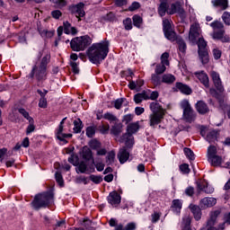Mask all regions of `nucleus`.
I'll return each mask as SVG.
<instances>
[{
	"label": "nucleus",
	"instance_id": "obj_55",
	"mask_svg": "<svg viewBox=\"0 0 230 230\" xmlns=\"http://www.w3.org/2000/svg\"><path fill=\"white\" fill-rule=\"evenodd\" d=\"M39 107L40 109H46L48 107V100L46 97H41L39 102Z\"/></svg>",
	"mask_w": 230,
	"mask_h": 230
},
{
	"label": "nucleus",
	"instance_id": "obj_8",
	"mask_svg": "<svg viewBox=\"0 0 230 230\" xmlns=\"http://www.w3.org/2000/svg\"><path fill=\"white\" fill-rule=\"evenodd\" d=\"M200 25L199 23H194L190 25L189 31V40L190 44H197L199 39H200Z\"/></svg>",
	"mask_w": 230,
	"mask_h": 230
},
{
	"label": "nucleus",
	"instance_id": "obj_43",
	"mask_svg": "<svg viewBox=\"0 0 230 230\" xmlns=\"http://www.w3.org/2000/svg\"><path fill=\"white\" fill-rule=\"evenodd\" d=\"M89 146L93 150H98L102 146V144L98 140H91L89 142Z\"/></svg>",
	"mask_w": 230,
	"mask_h": 230
},
{
	"label": "nucleus",
	"instance_id": "obj_15",
	"mask_svg": "<svg viewBox=\"0 0 230 230\" xmlns=\"http://www.w3.org/2000/svg\"><path fill=\"white\" fill-rule=\"evenodd\" d=\"M210 76L214 82L215 87H217L219 93L224 92V86L222 85V80H220V75L215 71L210 73Z\"/></svg>",
	"mask_w": 230,
	"mask_h": 230
},
{
	"label": "nucleus",
	"instance_id": "obj_56",
	"mask_svg": "<svg viewBox=\"0 0 230 230\" xmlns=\"http://www.w3.org/2000/svg\"><path fill=\"white\" fill-rule=\"evenodd\" d=\"M76 184H88L89 181H87V178L85 176H78L75 179Z\"/></svg>",
	"mask_w": 230,
	"mask_h": 230
},
{
	"label": "nucleus",
	"instance_id": "obj_7",
	"mask_svg": "<svg viewBox=\"0 0 230 230\" xmlns=\"http://www.w3.org/2000/svg\"><path fill=\"white\" fill-rule=\"evenodd\" d=\"M199 48V55L202 64H208L209 62V55L208 54V50L206 49V46L208 43L204 40V38L199 39L196 42Z\"/></svg>",
	"mask_w": 230,
	"mask_h": 230
},
{
	"label": "nucleus",
	"instance_id": "obj_45",
	"mask_svg": "<svg viewBox=\"0 0 230 230\" xmlns=\"http://www.w3.org/2000/svg\"><path fill=\"white\" fill-rule=\"evenodd\" d=\"M90 181H92V182H94V184H100V182H102V181H103V178H102V176H98V175H90L89 177Z\"/></svg>",
	"mask_w": 230,
	"mask_h": 230
},
{
	"label": "nucleus",
	"instance_id": "obj_63",
	"mask_svg": "<svg viewBox=\"0 0 230 230\" xmlns=\"http://www.w3.org/2000/svg\"><path fill=\"white\" fill-rule=\"evenodd\" d=\"M141 5L137 2H134L131 4V5L128 7L129 12H134L137 10Z\"/></svg>",
	"mask_w": 230,
	"mask_h": 230
},
{
	"label": "nucleus",
	"instance_id": "obj_57",
	"mask_svg": "<svg viewBox=\"0 0 230 230\" xmlns=\"http://www.w3.org/2000/svg\"><path fill=\"white\" fill-rule=\"evenodd\" d=\"M49 58H51V57L47 54V55L42 58V60H41L40 66H43V67H48V64L49 63Z\"/></svg>",
	"mask_w": 230,
	"mask_h": 230
},
{
	"label": "nucleus",
	"instance_id": "obj_53",
	"mask_svg": "<svg viewBox=\"0 0 230 230\" xmlns=\"http://www.w3.org/2000/svg\"><path fill=\"white\" fill-rule=\"evenodd\" d=\"M56 181L59 184V186H64V179L62 178V174L58 172L55 173Z\"/></svg>",
	"mask_w": 230,
	"mask_h": 230
},
{
	"label": "nucleus",
	"instance_id": "obj_6",
	"mask_svg": "<svg viewBox=\"0 0 230 230\" xmlns=\"http://www.w3.org/2000/svg\"><path fill=\"white\" fill-rule=\"evenodd\" d=\"M180 107L183 111L182 118L184 121H187V123H192V121H195V111H193V108H191L190 101L186 99L181 101Z\"/></svg>",
	"mask_w": 230,
	"mask_h": 230
},
{
	"label": "nucleus",
	"instance_id": "obj_40",
	"mask_svg": "<svg viewBox=\"0 0 230 230\" xmlns=\"http://www.w3.org/2000/svg\"><path fill=\"white\" fill-rule=\"evenodd\" d=\"M133 24L137 28H141V24H143V18L139 15H134L133 16Z\"/></svg>",
	"mask_w": 230,
	"mask_h": 230
},
{
	"label": "nucleus",
	"instance_id": "obj_34",
	"mask_svg": "<svg viewBox=\"0 0 230 230\" xmlns=\"http://www.w3.org/2000/svg\"><path fill=\"white\" fill-rule=\"evenodd\" d=\"M162 82L164 84H173V82H175V75L172 74H165L162 76Z\"/></svg>",
	"mask_w": 230,
	"mask_h": 230
},
{
	"label": "nucleus",
	"instance_id": "obj_16",
	"mask_svg": "<svg viewBox=\"0 0 230 230\" xmlns=\"http://www.w3.org/2000/svg\"><path fill=\"white\" fill-rule=\"evenodd\" d=\"M217 205V199L215 198H204L199 201V206L203 209L208 208H213V206Z\"/></svg>",
	"mask_w": 230,
	"mask_h": 230
},
{
	"label": "nucleus",
	"instance_id": "obj_33",
	"mask_svg": "<svg viewBox=\"0 0 230 230\" xmlns=\"http://www.w3.org/2000/svg\"><path fill=\"white\" fill-rule=\"evenodd\" d=\"M64 31L66 33V35H69L71 33L72 35H75L76 33V28L71 27V23L69 22H64Z\"/></svg>",
	"mask_w": 230,
	"mask_h": 230
},
{
	"label": "nucleus",
	"instance_id": "obj_24",
	"mask_svg": "<svg viewBox=\"0 0 230 230\" xmlns=\"http://www.w3.org/2000/svg\"><path fill=\"white\" fill-rule=\"evenodd\" d=\"M189 208L194 216L195 220H200L202 218V211L200 210V207L197 205H190Z\"/></svg>",
	"mask_w": 230,
	"mask_h": 230
},
{
	"label": "nucleus",
	"instance_id": "obj_59",
	"mask_svg": "<svg viewBox=\"0 0 230 230\" xmlns=\"http://www.w3.org/2000/svg\"><path fill=\"white\" fill-rule=\"evenodd\" d=\"M132 119H134V115L132 114H127L123 117V123H126V125H128V123H130L132 121Z\"/></svg>",
	"mask_w": 230,
	"mask_h": 230
},
{
	"label": "nucleus",
	"instance_id": "obj_51",
	"mask_svg": "<svg viewBox=\"0 0 230 230\" xmlns=\"http://www.w3.org/2000/svg\"><path fill=\"white\" fill-rule=\"evenodd\" d=\"M190 224H191V217H190V216H185L182 219V225L184 226V229L189 228Z\"/></svg>",
	"mask_w": 230,
	"mask_h": 230
},
{
	"label": "nucleus",
	"instance_id": "obj_49",
	"mask_svg": "<svg viewBox=\"0 0 230 230\" xmlns=\"http://www.w3.org/2000/svg\"><path fill=\"white\" fill-rule=\"evenodd\" d=\"M159 74H154L152 75V84H154V85H161V78L158 76Z\"/></svg>",
	"mask_w": 230,
	"mask_h": 230
},
{
	"label": "nucleus",
	"instance_id": "obj_62",
	"mask_svg": "<svg viewBox=\"0 0 230 230\" xmlns=\"http://www.w3.org/2000/svg\"><path fill=\"white\" fill-rule=\"evenodd\" d=\"M51 15L54 19H60L62 17V12L60 10H55L51 12Z\"/></svg>",
	"mask_w": 230,
	"mask_h": 230
},
{
	"label": "nucleus",
	"instance_id": "obj_44",
	"mask_svg": "<svg viewBox=\"0 0 230 230\" xmlns=\"http://www.w3.org/2000/svg\"><path fill=\"white\" fill-rule=\"evenodd\" d=\"M169 57L170 54L164 52L161 57V64H163L164 66H170V61H168Z\"/></svg>",
	"mask_w": 230,
	"mask_h": 230
},
{
	"label": "nucleus",
	"instance_id": "obj_19",
	"mask_svg": "<svg viewBox=\"0 0 230 230\" xmlns=\"http://www.w3.org/2000/svg\"><path fill=\"white\" fill-rule=\"evenodd\" d=\"M150 110L152 111L153 114H166V110H164L157 102H153L150 103Z\"/></svg>",
	"mask_w": 230,
	"mask_h": 230
},
{
	"label": "nucleus",
	"instance_id": "obj_21",
	"mask_svg": "<svg viewBox=\"0 0 230 230\" xmlns=\"http://www.w3.org/2000/svg\"><path fill=\"white\" fill-rule=\"evenodd\" d=\"M212 37L217 40H221V42H229L230 40L229 36L225 34L224 30L214 31Z\"/></svg>",
	"mask_w": 230,
	"mask_h": 230
},
{
	"label": "nucleus",
	"instance_id": "obj_60",
	"mask_svg": "<svg viewBox=\"0 0 230 230\" xmlns=\"http://www.w3.org/2000/svg\"><path fill=\"white\" fill-rule=\"evenodd\" d=\"M94 134H96V130L94 129V127H88L86 128V136L88 137H93V136H94Z\"/></svg>",
	"mask_w": 230,
	"mask_h": 230
},
{
	"label": "nucleus",
	"instance_id": "obj_20",
	"mask_svg": "<svg viewBox=\"0 0 230 230\" xmlns=\"http://www.w3.org/2000/svg\"><path fill=\"white\" fill-rule=\"evenodd\" d=\"M194 75L205 87H209V77L208 76V74H206L204 71H201L195 72Z\"/></svg>",
	"mask_w": 230,
	"mask_h": 230
},
{
	"label": "nucleus",
	"instance_id": "obj_38",
	"mask_svg": "<svg viewBox=\"0 0 230 230\" xmlns=\"http://www.w3.org/2000/svg\"><path fill=\"white\" fill-rule=\"evenodd\" d=\"M104 119H107L111 123H118V117L111 112H106L103 115Z\"/></svg>",
	"mask_w": 230,
	"mask_h": 230
},
{
	"label": "nucleus",
	"instance_id": "obj_36",
	"mask_svg": "<svg viewBox=\"0 0 230 230\" xmlns=\"http://www.w3.org/2000/svg\"><path fill=\"white\" fill-rule=\"evenodd\" d=\"M217 131L212 130V131H209V132L207 134L206 140H207L208 143H215V140L217 139Z\"/></svg>",
	"mask_w": 230,
	"mask_h": 230
},
{
	"label": "nucleus",
	"instance_id": "obj_35",
	"mask_svg": "<svg viewBox=\"0 0 230 230\" xmlns=\"http://www.w3.org/2000/svg\"><path fill=\"white\" fill-rule=\"evenodd\" d=\"M217 146H209L207 150V157L208 159H211V157L217 156Z\"/></svg>",
	"mask_w": 230,
	"mask_h": 230
},
{
	"label": "nucleus",
	"instance_id": "obj_42",
	"mask_svg": "<svg viewBox=\"0 0 230 230\" xmlns=\"http://www.w3.org/2000/svg\"><path fill=\"white\" fill-rule=\"evenodd\" d=\"M115 157L116 153H114V151H111L106 156V163H108V164H112V163H114Z\"/></svg>",
	"mask_w": 230,
	"mask_h": 230
},
{
	"label": "nucleus",
	"instance_id": "obj_25",
	"mask_svg": "<svg viewBox=\"0 0 230 230\" xmlns=\"http://www.w3.org/2000/svg\"><path fill=\"white\" fill-rule=\"evenodd\" d=\"M168 0H160V5L158 7V13L161 17H164L166 15V12H168Z\"/></svg>",
	"mask_w": 230,
	"mask_h": 230
},
{
	"label": "nucleus",
	"instance_id": "obj_1",
	"mask_svg": "<svg viewBox=\"0 0 230 230\" xmlns=\"http://www.w3.org/2000/svg\"><path fill=\"white\" fill-rule=\"evenodd\" d=\"M109 40H105L99 43H93L87 50V55L92 64H100L109 55Z\"/></svg>",
	"mask_w": 230,
	"mask_h": 230
},
{
	"label": "nucleus",
	"instance_id": "obj_58",
	"mask_svg": "<svg viewBox=\"0 0 230 230\" xmlns=\"http://www.w3.org/2000/svg\"><path fill=\"white\" fill-rule=\"evenodd\" d=\"M123 24L126 30H132V20L130 18L124 20Z\"/></svg>",
	"mask_w": 230,
	"mask_h": 230
},
{
	"label": "nucleus",
	"instance_id": "obj_12",
	"mask_svg": "<svg viewBox=\"0 0 230 230\" xmlns=\"http://www.w3.org/2000/svg\"><path fill=\"white\" fill-rule=\"evenodd\" d=\"M66 119H67V118H64L58 126V128L56 131V137H58V139H59V141H64V143H67L66 141V137H73L72 134H66L63 133L64 132V123L66 122Z\"/></svg>",
	"mask_w": 230,
	"mask_h": 230
},
{
	"label": "nucleus",
	"instance_id": "obj_27",
	"mask_svg": "<svg viewBox=\"0 0 230 230\" xmlns=\"http://www.w3.org/2000/svg\"><path fill=\"white\" fill-rule=\"evenodd\" d=\"M143 100H150V96L146 93V92H142L140 93H137L134 96L135 103H141Z\"/></svg>",
	"mask_w": 230,
	"mask_h": 230
},
{
	"label": "nucleus",
	"instance_id": "obj_18",
	"mask_svg": "<svg viewBox=\"0 0 230 230\" xmlns=\"http://www.w3.org/2000/svg\"><path fill=\"white\" fill-rule=\"evenodd\" d=\"M128 157H130V153L127 150V147L120 148L118 154L120 164H125L128 161Z\"/></svg>",
	"mask_w": 230,
	"mask_h": 230
},
{
	"label": "nucleus",
	"instance_id": "obj_64",
	"mask_svg": "<svg viewBox=\"0 0 230 230\" xmlns=\"http://www.w3.org/2000/svg\"><path fill=\"white\" fill-rule=\"evenodd\" d=\"M137 225L134 222L128 223L124 228L125 230H136Z\"/></svg>",
	"mask_w": 230,
	"mask_h": 230
},
{
	"label": "nucleus",
	"instance_id": "obj_10",
	"mask_svg": "<svg viewBox=\"0 0 230 230\" xmlns=\"http://www.w3.org/2000/svg\"><path fill=\"white\" fill-rule=\"evenodd\" d=\"M46 66L42 65H35L31 73V76H35L37 80H46Z\"/></svg>",
	"mask_w": 230,
	"mask_h": 230
},
{
	"label": "nucleus",
	"instance_id": "obj_3",
	"mask_svg": "<svg viewBox=\"0 0 230 230\" xmlns=\"http://www.w3.org/2000/svg\"><path fill=\"white\" fill-rule=\"evenodd\" d=\"M139 130V122L129 123L127 127V133L120 137V143H125L127 148H132L134 146V136Z\"/></svg>",
	"mask_w": 230,
	"mask_h": 230
},
{
	"label": "nucleus",
	"instance_id": "obj_5",
	"mask_svg": "<svg viewBox=\"0 0 230 230\" xmlns=\"http://www.w3.org/2000/svg\"><path fill=\"white\" fill-rule=\"evenodd\" d=\"M91 44H93V40L87 35L75 38L70 42L73 51H84Z\"/></svg>",
	"mask_w": 230,
	"mask_h": 230
},
{
	"label": "nucleus",
	"instance_id": "obj_48",
	"mask_svg": "<svg viewBox=\"0 0 230 230\" xmlns=\"http://www.w3.org/2000/svg\"><path fill=\"white\" fill-rule=\"evenodd\" d=\"M18 111H19L20 114H22V115L23 116V118H25V119H28L29 121L31 122V120L33 119V118H31V117L30 116V113H28V111H26V110L21 108V109H19Z\"/></svg>",
	"mask_w": 230,
	"mask_h": 230
},
{
	"label": "nucleus",
	"instance_id": "obj_26",
	"mask_svg": "<svg viewBox=\"0 0 230 230\" xmlns=\"http://www.w3.org/2000/svg\"><path fill=\"white\" fill-rule=\"evenodd\" d=\"M176 89H178L179 92L182 93V94H191V88L182 83H176Z\"/></svg>",
	"mask_w": 230,
	"mask_h": 230
},
{
	"label": "nucleus",
	"instance_id": "obj_14",
	"mask_svg": "<svg viewBox=\"0 0 230 230\" xmlns=\"http://www.w3.org/2000/svg\"><path fill=\"white\" fill-rule=\"evenodd\" d=\"M107 200L113 208H118L121 203V196L117 191H112L107 197Z\"/></svg>",
	"mask_w": 230,
	"mask_h": 230
},
{
	"label": "nucleus",
	"instance_id": "obj_9",
	"mask_svg": "<svg viewBox=\"0 0 230 230\" xmlns=\"http://www.w3.org/2000/svg\"><path fill=\"white\" fill-rule=\"evenodd\" d=\"M169 15H173L174 13H178L181 19H186V12L182 8V5L179 2L175 4H172L170 8L167 11Z\"/></svg>",
	"mask_w": 230,
	"mask_h": 230
},
{
	"label": "nucleus",
	"instance_id": "obj_52",
	"mask_svg": "<svg viewBox=\"0 0 230 230\" xmlns=\"http://www.w3.org/2000/svg\"><path fill=\"white\" fill-rule=\"evenodd\" d=\"M180 171L181 172V173L183 174H188L190 173V165L187 164H182L181 165H180Z\"/></svg>",
	"mask_w": 230,
	"mask_h": 230
},
{
	"label": "nucleus",
	"instance_id": "obj_30",
	"mask_svg": "<svg viewBox=\"0 0 230 230\" xmlns=\"http://www.w3.org/2000/svg\"><path fill=\"white\" fill-rule=\"evenodd\" d=\"M172 211H174V213L179 215V213H181V209H182V201H181L180 199L172 200Z\"/></svg>",
	"mask_w": 230,
	"mask_h": 230
},
{
	"label": "nucleus",
	"instance_id": "obj_4",
	"mask_svg": "<svg viewBox=\"0 0 230 230\" xmlns=\"http://www.w3.org/2000/svg\"><path fill=\"white\" fill-rule=\"evenodd\" d=\"M49 204H53V194L51 192H44L35 196L31 202L34 209H40L41 208H48Z\"/></svg>",
	"mask_w": 230,
	"mask_h": 230
},
{
	"label": "nucleus",
	"instance_id": "obj_41",
	"mask_svg": "<svg viewBox=\"0 0 230 230\" xmlns=\"http://www.w3.org/2000/svg\"><path fill=\"white\" fill-rule=\"evenodd\" d=\"M123 102H125V99L119 98V99L113 101L111 102V104L113 105V107H115L117 109V111H119V109H121V107L123 105Z\"/></svg>",
	"mask_w": 230,
	"mask_h": 230
},
{
	"label": "nucleus",
	"instance_id": "obj_54",
	"mask_svg": "<svg viewBox=\"0 0 230 230\" xmlns=\"http://www.w3.org/2000/svg\"><path fill=\"white\" fill-rule=\"evenodd\" d=\"M77 168L80 173H85V172H87V164H85L84 162H81Z\"/></svg>",
	"mask_w": 230,
	"mask_h": 230
},
{
	"label": "nucleus",
	"instance_id": "obj_29",
	"mask_svg": "<svg viewBox=\"0 0 230 230\" xmlns=\"http://www.w3.org/2000/svg\"><path fill=\"white\" fill-rule=\"evenodd\" d=\"M82 128H84V123H82V119H76L74 120V133L80 134L82 132Z\"/></svg>",
	"mask_w": 230,
	"mask_h": 230
},
{
	"label": "nucleus",
	"instance_id": "obj_39",
	"mask_svg": "<svg viewBox=\"0 0 230 230\" xmlns=\"http://www.w3.org/2000/svg\"><path fill=\"white\" fill-rule=\"evenodd\" d=\"M183 152H184L186 157H188L190 159V161H195V154L193 153V151H191V149L185 147L183 149Z\"/></svg>",
	"mask_w": 230,
	"mask_h": 230
},
{
	"label": "nucleus",
	"instance_id": "obj_17",
	"mask_svg": "<svg viewBox=\"0 0 230 230\" xmlns=\"http://www.w3.org/2000/svg\"><path fill=\"white\" fill-rule=\"evenodd\" d=\"M164 118V114L161 113H152L149 116V124L150 127H155V125H159L161 120Z\"/></svg>",
	"mask_w": 230,
	"mask_h": 230
},
{
	"label": "nucleus",
	"instance_id": "obj_22",
	"mask_svg": "<svg viewBox=\"0 0 230 230\" xmlns=\"http://www.w3.org/2000/svg\"><path fill=\"white\" fill-rule=\"evenodd\" d=\"M215 8H221V10H227L229 8V0H212Z\"/></svg>",
	"mask_w": 230,
	"mask_h": 230
},
{
	"label": "nucleus",
	"instance_id": "obj_23",
	"mask_svg": "<svg viewBox=\"0 0 230 230\" xmlns=\"http://www.w3.org/2000/svg\"><path fill=\"white\" fill-rule=\"evenodd\" d=\"M196 111L199 112V114H208V112H209V108L206 102L203 101H199L196 103Z\"/></svg>",
	"mask_w": 230,
	"mask_h": 230
},
{
	"label": "nucleus",
	"instance_id": "obj_28",
	"mask_svg": "<svg viewBox=\"0 0 230 230\" xmlns=\"http://www.w3.org/2000/svg\"><path fill=\"white\" fill-rule=\"evenodd\" d=\"M208 163H210L211 166H220L223 163L222 156L217 155L216 156H212L208 159Z\"/></svg>",
	"mask_w": 230,
	"mask_h": 230
},
{
	"label": "nucleus",
	"instance_id": "obj_32",
	"mask_svg": "<svg viewBox=\"0 0 230 230\" xmlns=\"http://www.w3.org/2000/svg\"><path fill=\"white\" fill-rule=\"evenodd\" d=\"M122 132L123 125H121V123L116 122L111 128V134H113V136H119V134H121Z\"/></svg>",
	"mask_w": 230,
	"mask_h": 230
},
{
	"label": "nucleus",
	"instance_id": "obj_37",
	"mask_svg": "<svg viewBox=\"0 0 230 230\" xmlns=\"http://www.w3.org/2000/svg\"><path fill=\"white\" fill-rule=\"evenodd\" d=\"M211 28H213L214 31H220L224 30V23L222 22L215 21L210 23Z\"/></svg>",
	"mask_w": 230,
	"mask_h": 230
},
{
	"label": "nucleus",
	"instance_id": "obj_31",
	"mask_svg": "<svg viewBox=\"0 0 230 230\" xmlns=\"http://www.w3.org/2000/svg\"><path fill=\"white\" fill-rule=\"evenodd\" d=\"M82 157L85 161H91L93 159V152L91 149L87 146H84L82 151Z\"/></svg>",
	"mask_w": 230,
	"mask_h": 230
},
{
	"label": "nucleus",
	"instance_id": "obj_61",
	"mask_svg": "<svg viewBox=\"0 0 230 230\" xmlns=\"http://www.w3.org/2000/svg\"><path fill=\"white\" fill-rule=\"evenodd\" d=\"M50 1L51 3H54V4H58V6L59 7L66 6L67 4L66 0H50Z\"/></svg>",
	"mask_w": 230,
	"mask_h": 230
},
{
	"label": "nucleus",
	"instance_id": "obj_46",
	"mask_svg": "<svg viewBox=\"0 0 230 230\" xmlns=\"http://www.w3.org/2000/svg\"><path fill=\"white\" fill-rule=\"evenodd\" d=\"M33 123H34L33 119H31V121H29V126L27 127V129H26L27 136H30L31 132L35 131V125Z\"/></svg>",
	"mask_w": 230,
	"mask_h": 230
},
{
	"label": "nucleus",
	"instance_id": "obj_47",
	"mask_svg": "<svg viewBox=\"0 0 230 230\" xmlns=\"http://www.w3.org/2000/svg\"><path fill=\"white\" fill-rule=\"evenodd\" d=\"M223 22L226 24L227 26H230V13L225 12L222 14Z\"/></svg>",
	"mask_w": 230,
	"mask_h": 230
},
{
	"label": "nucleus",
	"instance_id": "obj_11",
	"mask_svg": "<svg viewBox=\"0 0 230 230\" xmlns=\"http://www.w3.org/2000/svg\"><path fill=\"white\" fill-rule=\"evenodd\" d=\"M197 184V195H200L201 191L204 193H213L215 191V188H213L209 183L206 181V180H199L196 182Z\"/></svg>",
	"mask_w": 230,
	"mask_h": 230
},
{
	"label": "nucleus",
	"instance_id": "obj_50",
	"mask_svg": "<svg viewBox=\"0 0 230 230\" xmlns=\"http://www.w3.org/2000/svg\"><path fill=\"white\" fill-rule=\"evenodd\" d=\"M166 65H157L156 68H155V74L156 75H163V73H164V71H166Z\"/></svg>",
	"mask_w": 230,
	"mask_h": 230
},
{
	"label": "nucleus",
	"instance_id": "obj_13",
	"mask_svg": "<svg viewBox=\"0 0 230 230\" xmlns=\"http://www.w3.org/2000/svg\"><path fill=\"white\" fill-rule=\"evenodd\" d=\"M84 3H79L77 4H73L69 7V10L72 13L77 17L78 21H81L80 17H84L85 15V11H84Z\"/></svg>",
	"mask_w": 230,
	"mask_h": 230
},
{
	"label": "nucleus",
	"instance_id": "obj_2",
	"mask_svg": "<svg viewBox=\"0 0 230 230\" xmlns=\"http://www.w3.org/2000/svg\"><path fill=\"white\" fill-rule=\"evenodd\" d=\"M163 28L164 35L168 39V40H171L172 42L177 40L179 50L181 53H186V42H184V40L177 38V34L172 29V22H170V20L165 19L163 21Z\"/></svg>",
	"mask_w": 230,
	"mask_h": 230
}]
</instances>
